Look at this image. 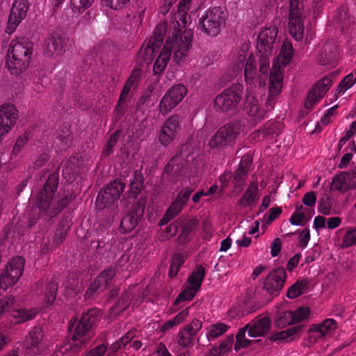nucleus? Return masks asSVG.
I'll return each mask as SVG.
<instances>
[{
    "mask_svg": "<svg viewBox=\"0 0 356 356\" xmlns=\"http://www.w3.org/2000/svg\"><path fill=\"white\" fill-rule=\"evenodd\" d=\"M144 179L140 172L136 171L130 182L129 196L136 198L137 195L140 193L143 188Z\"/></svg>",
    "mask_w": 356,
    "mask_h": 356,
    "instance_id": "f704fd0d",
    "label": "nucleus"
},
{
    "mask_svg": "<svg viewBox=\"0 0 356 356\" xmlns=\"http://www.w3.org/2000/svg\"><path fill=\"white\" fill-rule=\"evenodd\" d=\"M356 245V227L348 229L342 238L341 246L348 248Z\"/></svg>",
    "mask_w": 356,
    "mask_h": 356,
    "instance_id": "37998d69",
    "label": "nucleus"
},
{
    "mask_svg": "<svg viewBox=\"0 0 356 356\" xmlns=\"http://www.w3.org/2000/svg\"><path fill=\"white\" fill-rule=\"evenodd\" d=\"M282 212L281 207L271 208L270 209V214L264 216L266 224L270 225L273 220H275Z\"/></svg>",
    "mask_w": 356,
    "mask_h": 356,
    "instance_id": "0e129e2a",
    "label": "nucleus"
},
{
    "mask_svg": "<svg viewBox=\"0 0 356 356\" xmlns=\"http://www.w3.org/2000/svg\"><path fill=\"white\" fill-rule=\"evenodd\" d=\"M189 307L181 310L172 319L165 322L159 328L160 332L164 334L170 330L172 329L175 325L181 324L188 317L189 314Z\"/></svg>",
    "mask_w": 356,
    "mask_h": 356,
    "instance_id": "473e14b6",
    "label": "nucleus"
},
{
    "mask_svg": "<svg viewBox=\"0 0 356 356\" xmlns=\"http://www.w3.org/2000/svg\"><path fill=\"white\" fill-rule=\"evenodd\" d=\"M246 58V53L244 51L238 52L237 58L234 60V72L236 75L237 73L242 71L244 65V61Z\"/></svg>",
    "mask_w": 356,
    "mask_h": 356,
    "instance_id": "4d7b16f0",
    "label": "nucleus"
},
{
    "mask_svg": "<svg viewBox=\"0 0 356 356\" xmlns=\"http://www.w3.org/2000/svg\"><path fill=\"white\" fill-rule=\"evenodd\" d=\"M243 131L241 121H232L220 127L209 141L212 149H223L232 147Z\"/></svg>",
    "mask_w": 356,
    "mask_h": 356,
    "instance_id": "39448f33",
    "label": "nucleus"
},
{
    "mask_svg": "<svg viewBox=\"0 0 356 356\" xmlns=\"http://www.w3.org/2000/svg\"><path fill=\"white\" fill-rule=\"evenodd\" d=\"M33 44L26 40H13L10 44L6 66L13 75H19L29 66Z\"/></svg>",
    "mask_w": 356,
    "mask_h": 356,
    "instance_id": "20e7f679",
    "label": "nucleus"
},
{
    "mask_svg": "<svg viewBox=\"0 0 356 356\" xmlns=\"http://www.w3.org/2000/svg\"><path fill=\"white\" fill-rule=\"evenodd\" d=\"M286 270L280 267L270 271L264 280V289H282L286 282Z\"/></svg>",
    "mask_w": 356,
    "mask_h": 356,
    "instance_id": "393cba45",
    "label": "nucleus"
},
{
    "mask_svg": "<svg viewBox=\"0 0 356 356\" xmlns=\"http://www.w3.org/2000/svg\"><path fill=\"white\" fill-rule=\"evenodd\" d=\"M118 140V131H116L114 134H113L106 145L104 147L103 150V154L105 156H108L113 152V147L116 145L117 142Z\"/></svg>",
    "mask_w": 356,
    "mask_h": 356,
    "instance_id": "13d9d810",
    "label": "nucleus"
},
{
    "mask_svg": "<svg viewBox=\"0 0 356 356\" xmlns=\"http://www.w3.org/2000/svg\"><path fill=\"white\" fill-rule=\"evenodd\" d=\"M187 94V89L183 84H177L171 87L161 98L159 109L163 115L169 113L175 108Z\"/></svg>",
    "mask_w": 356,
    "mask_h": 356,
    "instance_id": "f8f14e48",
    "label": "nucleus"
},
{
    "mask_svg": "<svg viewBox=\"0 0 356 356\" xmlns=\"http://www.w3.org/2000/svg\"><path fill=\"white\" fill-rule=\"evenodd\" d=\"M244 74L247 81H252L257 74V64L253 55H250L244 67Z\"/></svg>",
    "mask_w": 356,
    "mask_h": 356,
    "instance_id": "ea45409f",
    "label": "nucleus"
},
{
    "mask_svg": "<svg viewBox=\"0 0 356 356\" xmlns=\"http://www.w3.org/2000/svg\"><path fill=\"white\" fill-rule=\"evenodd\" d=\"M348 175H345L344 172H341L340 175L336 176L332 182V187L334 190L337 191H346L349 188L346 180H348Z\"/></svg>",
    "mask_w": 356,
    "mask_h": 356,
    "instance_id": "c03bdc74",
    "label": "nucleus"
},
{
    "mask_svg": "<svg viewBox=\"0 0 356 356\" xmlns=\"http://www.w3.org/2000/svg\"><path fill=\"white\" fill-rule=\"evenodd\" d=\"M205 276V269L202 266L195 268L188 277V286L185 289H199Z\"/></svg>",
    "mask_w": 356,
    "mask_h": 356,
    "instance_id": "7c9ffc66",
    "label": "nucleus"
},
{
    "mask_svg": "<svg viewBox=\"0 0 356 356\" xmlns=\"http://www.w3.org/2000/svg\"><path fill=\"white\" fill-rule=\"evenodd\" d=\"M271 321L269 316H258L252 322L246 324L248 336L250 337H263L270 329Z\"/></svg>",
    "mask_w": 356,
    "mask_h": 356,
    "instance_id": "b1692460",
    "label": "nucleus"
},
{
    "mask_svg": "<svg viewBox=\"0 0 356 356\" xmlns=\"http://www.w3.org/2000/svg\"><path fill=\"white\" fill-rule=\"evenodd\" d=\"M187 94V89L183 84H177L171 87L161 98L159 109L163 115L169 113L175 108Z\"/></svg>",
    "mask_w": 356,
    "mask_h": 356,
    "instance_id": "ddd939ff",
    "label": "nucleus"
},
{
    "mask_svg": "<svg viewBox=\"0 0 356 356\" xmlns=\"http://www.w3.org/2000/svg\"><path fill=\"white\" fill-rule=\"evenodd\" d=\"M243 94L242 84H232L216 97L213 105L215 111L224 113L234 110L241 102Z\"/></svg>",
    "mask_w": 356,
    "mask_h": 356,
    "instance_id": "6e6552de",
    "label": "nucleus"
},
{
    "mask_svg": "<svg viewBox=\"0 0 356 356\" xmlns=\"http://www.w3.org/2000/svg\"><path fill=\"white\" fill-rule=\"evenodd\" d=\"M252 163V157L251 155H246L241 159V163L238 168L248 173L250 170Z\"/></svg>",
    "mask_w": 356,
    "mask_h": 356,
    "instance_id": "338daca9",
    "label": "nucleus"
},
{
    "mask_svg": "<svg viewBox=\"0 0 356 356\" xmlns=\"http://www.w3.org/2000/svg\"><path fill=\"white\" fill-rule=\"evenodd\" d=\"M70 227L68 220L63 219L58 224L52 239L43 244L42 252L48 254L58 248L64 242Z\"/></svg>",
    "mask_w": 356,
    "mask_h": 356,
    "instance_id": "a211bd4d",
    "label": "nucleus"
},
{
    "mask_svg": "<svg viewBox=\"0 0 356 356\" xmlns=\"http://www.w3.org/2000/svg\"><path fill=\"white\" fill-rule=\"evenodd\" d=\"M131 300V293L129 291H124L121 295L120 298L118 300L115 305L111 309V314L118 315L127 309Z\"/></svg>",
    "mask_w": 356,
    "mask_h": 356,
    "instance_id": "72a5a7b5",
    "label": "nucleus"
},
{
    "mask_svg": "<svg viewBox=\"0 0 356 356\" xmlns=\"http://www.w3.org/2000/svg\"><path fill=\"white\" fill-rule=\"evenodd\" d=\"M337 323L332 318H326L321 323L314 324L311 332H316L318 337H325L337 328Z\"/></svg>",
    "mask_w": 356,
    "mask_h": 356,
    "instance_id": "c756f323",
    "label": "nucleus"
},
{
    "mask_svg": "<svg viewBox=\"0 0 356 356\" xmlns=\"http://www.w3.org/2000/svg\"><path fill=\"white\" fill-rule=\"evenodd\" d=\"M248 173L245 171L241 170L239 168H237V170L235 171L234 174L233 175V179L232 183L234 185L235 188H237L238 186H241L246 177Z\"/></svg>",
    "mask_w": 356,
    "mask_h": 356,
    "instance_id": "052dcab7",
    "label": "nucleus"
},
{
    "mask_svg": "<svg viewBox=\"0 0 356 356\" xmlns=\"http://www.w3.org/2000/svg\"><path fill=\"white\" fill-rule=\"evenodd\" d=\"M192 190L190 188H184L181 190L177 195L175 201L183 207L186 204L189 197L191 196Z\"/></svg>",
    "mask_w": 356,
    "mask_h": 356,
    "instance_id": "e2e57ef3",
    "label": "nucleus"
},
{
    "mask_svg": "<svg viewBox=\"0 0 356 356\" xmlns=\"http://www.w3.org/2000/svg\"><path fill=\"white\" fill-rule=\"evenodd\" d=\"M146 202L145 197H140L124 215L120 223L123 232H129L138 225L143 216Z\"/></svg>",
    "mask_w": 356,
    "mask_h": 356,
    "instance_id": "2eb2a0df",
    "label": "nucleus"
},
{
    "mask_svg": "<svg viewBox=\"0 0 356 356\" xmlns=\"http://www.w3.org/2000/svg\"><path fill=\"white\" fill-rule=\"evenodd\" d=\"M58 174H50L43 189L38 194L36 206L40 211L48 219L56 216L68 203L70 199L67 195L60 197L57 201L52 202L53 197L58 185Z\"/></svg>",
    "mask_w": 356,
    "mask_h": 356,
    "instance_id": "f03ea898",
    "label": "nucleus"
},
{
    "mask_svg": "<svg viewBox=\"0 0 356 356\" xmlns=\"http://www.w3.org/2000/svg\"><path fill=\"white\" fill-rule=\"evenodd\" d=\"M93 2L94 0H71V5L74 10L81 13L88 8Z\"/></svg>",
    "mask_w": 356,
    "mask_h": 356,
    "instance_id": "864d4df0",
    "label": "nucleus"
},
{
    "mask_svg": "<svg viewBox=\"0 0 356 356\" xmlns=\"http://www.w3.org/2000/svg\"><path fill=\"white\" fill-rule=\"evenodd\" d=\"M339 57L337 46L332 42L325 43L318 56V62L323 65L334 64Z\"/></svg>",
    "mask_w": 356,
    "mask_h": 356,
    "instance_id": "bb28decb",
    "label": "nucleus"
},
{
    "mask_svg": "<svg viewBox=\"0 0 356 356\" xmlns=\"http://www.w3.org/2000/svg\"><path fill=\"white\" fill-rule=\"evenodd\" d=\"M170 56V52L167 51V47H163L153 67L155 74H160L163 72L167 66Z\"/></svg>",
    "mask_w": 356,
    "mask_h": 356,
    "instance_id": "c9c22d12",
    "label": "nucleus"
},
{
    "mask_svg": "<svg viewBox=\"0 0 356 356\" xmlns=\"http://www.w3.org/2000/svg\"><path fill=\"white\" fill-rule=\"evenodd\" d=\"M182 118L178 114H174L169 117L162 125L159 140L164 146L169 145L176 138L181 130Z\"/></svg>",
    "mask_w": 356,
    "mask_h": 356,
    "instance_id": "dca6fc26",
    "label": "nucleus"
},
{
    "mask_svg": "<svg viewBox=\"0 0 356 356\" xmlns=\"http://www.w3.org/2000/svg\"><path fill=\"white\" fill-rule=\"evenodd\" d=\"M28 3L26 0H15L8 18V32L12 33L20 22L26 16Z\"/></svg>",
    "mask_w": 356,
    "mask_h": 356,
    "instance_id": "4be33fe9",
    "label": "nucleus"
},
{
    "mask_svg": "<svg viewBox=\"0 0 356 356\" xmlns=\"http://www.w3.org/2000/svg\"><path fill=\"white\" fill-rule=\"evenodd\" d=\"M134 337V333L133 332H128L124 335H123L119 341L114 343L111 346V348L113 350H117L122 348H124L127 344H128Z\"/></svg>",
    "mask_w": 356,
    "mask_h": 356,
    "instance_id": "09e8293b",
    "label": "nucleus"
},
{
    "mask_svg": "<svg viewBox=\"0 0 356 356\" xmlns=\"http://www.w3.org/2000/svg\"><path fill=\"white\" fill-rule=\"evenodd\" d=\"M303 0H290L289 14H302Z\"/></svg>",
    "mask_w": 356,
    "mask_h": 356,
    "instance_id": "680f3d73",
    "label": "nucleus"
},
{
    "mask_svg": "<svg viewBox=\"0 0 356 356\" xmlns=\"http://www.w3.org/2000/svg\"><path fill=\"white\" fill-rule=\"evenodd\" d=\"M355 83H356L353 79V74L347 75L340 82L337 87V92L341 93L345 92L346 90L350 88Z\"/></svg>",
    "mask_w": 356,
    "mask_h": 356,
    "instance_id": "6e6d98bb",
    "label": "nucleus"
},
{
    "mask_svg": "<svg viewBox=\"0 0 356 356\" xmlns=\"http://www.w3.org/2000/svg\"><path fill=\"white\" fill-rule=\"evenodd\" d=\"M186 165V161L181 153L173 156L164 168L163 176L169 181H175L183 174Z\"/></svg>",
    "mask_w": 356,
    "mask_h": 356,
    "instance_id": "6ab92c4d",
    "label": "nucleus"
},
{
    "mask_svg": "<svg viewBox=\"0 0 356 356\" xmlns=\"http://www.w3.org/2000/svg\"><path fill=\"white\" fill-rule=\"evenodd\" d=\"M24 259L17 256L13 257L6 265L0 275V286L2 289L12 287L22 276L24 268Z\"/></svg>",
    "mask_w": 356,
    "mask_h": 356,
    "instance_id": "9d476101",
    "label": "nucleus"
},
{
    "mask_svg": "<svg viewBox=\"0 0 356 356\" xmlns=\"http://www.w3.org/2000/svg\"><path fill=\"white\" fill-rule=\"evenodd\" d=\"M95 310L91 309L83 312L79 320L71 319L69 329L72 334V340L76 343L74 345L67 343L60 346L54 353V356H77L81 346L93 335L92 327L95 321Z\"/></svg>",
    "mask_w": 356,
    "mask_h": 356,
    "instance_id": "f257e3e1",
    "label": "nucleus"
},
{
    "mask_svg": "<svg viewBox=\"0 0 356 356\" xmlns=\"http://www.w3.org/2000/svg\"><path fill=\"white\" fill-rule=\"evenodd\" d=\"M115 275L113 268H108L102 272L91 284L90 289H106Z\"/></svg>",
    "mask_w": 356,
    "mask_h": 356,
    "instance_id": "c85d7f7f",
    "label": "nucleus"
},
{
    "mask_svg": "<svg viewBox=\"0 0 356 356\" xmlns=\"http://www.w3.org/2000/svg\"><path fill=\"white\" fill-rule=\"evenodd\" d=\"M276 323L281 327H285L289 325L295 323L294 318L292 315V311H286L280 313L277 318Z\"/></svg>",
    "mask_w": 356,
    "mask_h": 356,
    "instance_id": "a18cd8bd",
    "label": "nucleus"
},
{
    "mask_svg": "<svg viewBox=\"0 0 356 356\" xmlns=\"http://www.w3.org/2000/svg\"><path fill=\"white\" fill-rule=\"evenodd\" d=\"M332 84V80L328 76H325L321 81H318L309 92L305 102V106L307 109H311L314 104L323 97Z\"/></svg>",
    "mask_w": 356,
    "mask_h": 356,
    "instance_id": "412c9836",
    "label": "nucleus"
},
{
    "mask_svg": "<svg viewBox=\"0 0 356 356\" xmlns=\"http://www.w3.org/2000/svg\"><path fill=\"white\" fill-rule=\"evenodd\" d=\"M248 329L245 327L240 328L236 336V343L234 350L238 351L241 348H245L251 345L252 341L245 337V332Z\"/></svg>",
    "mask_w": 356,
    "mask_h": 356,
    "instance_id": "a19ab883",
    "label": "nucleus"
},
{
    "mask_svg": "<svg viewBox=\"0 0 356 356\" xmlns=\"http://www.w3.org/2000/svg\"><path fill=\"white\" fill-rule=\"evenodd\" d=\"M229 326L224 323H217L209 326L207 332V338L209 341L215 339L225 333Z\"/></svg>",
    "mask_w": 356,
    "mask_h": 356,
    "instance_id": "4c0bfd02",
    "label": "nucleus"
},
{
    "mask_svg": "<svg viewBox=\"0 0 356 356\" xmlns=\"http://www.w3.org/2000/svg\"><path fill=\"white\" fill-rule=\"evenodd\" d=\"M66 46L65 37L58 32H53L46 41L44 54L47 57L61 55L65 51Z\"/></svg>",
    "mask_w": 356,
    "mask_h": 356,
    "instance_id": "5701e85b",
    "label": "nucleus"
},
{
    "mask_svg": "<svg viewBox=\"0 0 356 356\" xmlns=\"http://www.w3.org/2000/svg\"><path fill=\"white\" fill-rule=\"evenodd\" d=\"M43 331L39 326L33 327L24 341V347L27 353L32 356L42 354L47 349Z\"/></svg>",
    "mask_w": 356,
    "mask_h": 356,
    "instance_id": "4468645a",
    "label": "nucleus"
},
{
    "mask_svg": "<svg viewBox=\"0 0 356 356\" xmlns=\"http://www.w3.org/2000/svg\"><path fill=\"white\" fill-rule=\"evenodd\" d=\"M234 343V337L233 336H229L227 337L222 343L218 346V349L220 350V352L222 355L225 354L227 352H228L230 348H232Z\"/></svg>",
    "mask_w": 356,
    "mask_h": 356,
    "instance_id": "69168bd1",
    "label": "nucleus"
},
{
    "mask_svg": "<svg viewBox=\"0 0 356 356\" xmlns=\"http://www.w3.org/2000/svg\"><path fill=\"white\" fill-rule=\"evenodd\" d=\"M296 332V330L294 327H291L273 334L269 337V340L270 341H284L294 335Z\"/></svg>",
    "mask_w": 356,
    "mask_h": 356,
    "instance_id": "49530a36",
    "label": "nucleus"
},
{
    "mask_svg": "<svg viewBox=\"0 0 356 356\" xmlns=\"http://www.w3.org/2000/svg\"><path fill=\"white\" fill-rule=\"evenodd\" d=\"M269 298L264 297L261 291H250L243 300V305L232 307L227 312L232 318L242 317L256 312L269 302Z\"/></svg>",
    "mask_w": 356,
    "mask_h": 356,
    "instance_id": "1a4fd4ad",
    "label": "nucleus"
},
{
    "mask_svg": "<svg viewBox=\"0 0 356 356\" xmlns=\"http://www.w3.org/2000/svg\"><path fill=\"white\" fill-rule=\"evenodd\" d=\"M289 30L294 40H302L305 27L302 14H289Z\"/></svg>",
    "mask_w": 356,
    "mask_h": 356,
    "instance_id": "a878e982",
    "label": "nucleus"
},
{
    "mask_svg": "<svg viewBox=\"0 0 356 356\" xmlns=\"http://www.w3.org/2000/svg\"><path fill=\"white\" fill-rule=\"evenodd\" d=\"M37 313L35 308H15L11 311V316L16 319V323H23L35 318Z\"/></svg>",
    "mask_w": 356,
    "mask_h": 356,
    "instance_id": "2f4dec72",
    "label": "nucleus"
},
{
    "mask_svg": "<svg viewBox=\"0 0 356 356\" xmlns=\"http://www.w3.org/2000/svg\"><path fill=\"white\" fill-rule=\"evenodd\" d=\"M125 185L119 180L108 184L105 189L99 192L96 200V206L99 209L115 205L124 190Z\"/></svg>",
    "mask_w": 356,
    "mask_h": 356,
    "instance_id": "9b49d317",
    "label": "nucleus"
},
{
    "mask_svg": "<svg viewBox=\"0 0 356 356\" xmlns=\"http://www.w3.org/2000/svg\"><path fill=\"white\" fill-rule=\"evenodd\" d=\"M293 56V48L291 42H284L281 51L277 56L270 74V86L269 94L266 102L267 110H271L275 105V98L279 95L282 87V68L289 64Z\"/></svg>",
    "mask_w": 356,
    "mask_h": 356,
    "instance_id": "7ed1b4c3",
    "label": "nucleus"
},
{
    "mask_svg": "<svg viewBox=\"0 0 356 356\" xmlns=\"http://www.w3.org/2000/svg\"><path fill=\"white\" fill-rule=\"evenodd\" d=\"M227 17V11L223 8L213 7L208 9L200 18L201 30L211 36L218 35L225 25Z\"/></svg>",
    "mask_w": 356,
    "mask_h": 356,
    "instance_id": "0eeeda50",
    "label": "nucleus"
},
{
    "mask_svg": "<svg viewBox=\"0 0 356 356\" xmlns=\"http://www.w3.org/2000/svg\"><path fill=\"white\" fill-rule=\"evenodd\" d=\"M106 350L107 346L104 344H102L88 351L86 356H104Z\"/></svg>",
    "mask_w": 356,
    "mask_h": 356,
    "instance_id": "774afa93",
    "label": "nucleus"
},
{
    "mask_svg": "<svg viewBox=\"0 0 356 356\" xmlns=\"http://www.w3.org/2000/svg\"><path fill=\"white\" fill-rule=\"evenodd\" d=\"M202 327V322L198 319H193L190 323L187 324L184 330H185L189 336L194 337L195 335L200 330Z\"/></svg>",
    "mask_w": 356,
    "mask_h": 356,
    "instance_id": "8fccbe9b",
    "label": "nucleus"
},
{
    "mask_svg": "<svg viewBox=\"0 0 356 356\" xmlns=\"http://www.w3.org/2000/svg\"><path fill=\"white\" fill-rule=\"evenodd\" d=\"M318 211L323 215H329L331 212L332 202L327 195L321 197L318 202Z\"/></svg>",
    "mask_w": 356,
    "mask_h": 356,
    "instance_id": "3c124183",
    "label": "nucleus"
},
{
    "mask_svg": "<svg viewBox=\"0 0 356 356\" xmlns=\"http://www.w3.org/2000/svg\"><path fill=\"white\" fill-rule=\"evenodd\" d=\"M18 119L17 108L9 104L0 106V129L1 131L8 133L15 126Z\"/></svg>",
    "mask_w": 356,
    "mask_h": 356,
    "instance_id": "aec40b11",
    "label": "nucleus"
},
{
    "mask_svg": "<svg viewBox=\"0 0 356 356\" xmlns=\"http://www.w3.org/2000/svg\"><path fill=\"white\" fill-rule=\"evenodd\" d=\"M277 34L275 26L264 29L257 37V48L261 54L269 56L273 53V44Z\"/></svg>",
    "mask_w": 356,
    "mask_h": 356,
    "instance_id": "f3484780",
    "label": "nucleus"
},
{
    "mask_svg": "<svg viewBox=\"0 0 356 356\" xmlns=\"http://www.w3.org/2000/svg\"><path fill=\"white\" fill-rule=\"evenodd\" d=\"M193 32L191 29L175 30L171 37L165 42L164 47H167V51L170 53L174 51L173 59L179 63L183 58L187 56L188 51L191 47V42Z\"/></svg>",
    "mask_w": 356,
    "mask_h": 356,
    "instance_id": "423d86ee",
    "label": "nucleus"
},
{
    "mask_svg": "<svg viewBox=\"0 0 356 356\" xmlns=\"http://www.w3.org/2000/svg\"><path fill=\"white\" fill-rule=\"evenodd\" d=\"M258 185L257 182L250 183L241 199L238 202V204L242 208L252 207L257 203L259 199Z\"/></svg>",
    "mask_w": 356,
    "mask_h": 356,
    "instance_id": "cd10ccee",
    "label": "nucleus"
},
{
    "mask_svg": "<svg viewBox=\"0 0 356 356\" xmlns=\"http://www.w3.org/2000/svg\"><path fill=\"white\" fill-rule=\"evenodd\" d=\"M197 227L196 221L193 219L187 220L181 227V232L180 237L186 239L189 234L195 229Z\"/></svg>",
    "mask_w": 356,
    "mask_h": 356,
    "instance_id": "603ef678",
    "label": "nucleus"
},
{
    "mask_svg": "<svg viewBox=\"0 0 356 356\" xmlns=\"http://www.w3.org/2000/svg\"><path fill=\"white\" fill-rule=\"evenodd\" d=\"M193 340V337L189 336L185 330H180L177 334V343L181 347L190 346Z\"/></svg>",
    "mask_w": 356,
    "mask_h": 356,
    "instance_id": "bf43d9fd",
    "label": "nucleus"
},
{
    "mask_svg": "<svg viewBox=\"0 0 356 356\" xmlns=\"http://www.w3.org/2000/svg\"><path fill=\"white\" fill-rule=\"evenodd\" d=\"M184 256L181 253H175L173 254L168 271L170 277H175L177 275L179 268L184 263Z\"/></svg>",
    "mask_w": 356,
    "mask_h": 356,
    "instance_id": "79ce46f5",
    "label": "nucleus"
},
{
    "mask_svg": "<svg viewBox=\"0 0 356 356\" xmlns=\"http://www.w3.org/2000/svg\"><path fill=\"white\" fill-rule=\"evenodd\" d=\"M310 312V309L308 307H301L294 312L292 311L294 323H300L306 319L309 316Z\"/></svg>",
    "mask_w": 356,
    "mask_h": 356,
    "instance_id": "de8ad7c7",
    "label": "nucleus"
},
{
    "mask_svg": "<svg viewBox=\"0 0 356 356\" xmlns=\"http://www.w3.org/2000/svg\"><path fill=\"white\" fill-rule=\"evenodd\" d=\"M245 108L247 113L251 116H255L261 118L264 116V113L259 111L257 99L252 96L248 95L246 97Z\"/></svg>",
    "mask_w": 356,
    "mask_h": 356,
    "instance_id": "e433bc0d",
    "label": "nucleus"
},
{
    "mask_svg": "<svg viewBox=\"0 0 356 356\" xmlns=\"http://www.w3.org/2000/svg\"><path fill=\"white\" fill-rule=\"evenodd\" d=\"M197 291H181L174 302L175 305H179L183 302H189L193 300Z\"/></svg>",
    "mask_w": 356,
    "mask_h": 356,
    "instance_id": "5fc2aeb1",
    "label": "nucleus"
},
{
    "mask_svg": "<svg viewBox=\"0 0 356 356\" xmlns=\"http://www.w3.org/2000/svg\"><path fill=\"white\" fill-rule=\"evenodd\" d=\"M184 207L178 203L177 201H174L170 207L167 210L164 216L161 218L159 222V225L163 226L166 225L170 220L173 219L178 213L181 211Z\"/></svg>",
    "mask_w": 356,
    "mask_h": 356,
    "instance_id": "58836bf2",
    "label": "nucleus"
}]
</instances>
